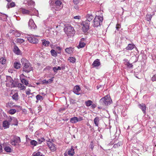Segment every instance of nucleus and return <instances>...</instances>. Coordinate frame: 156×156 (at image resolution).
I'll use <instances>...</instances> for the list:
<instances>
[{"mask_svg":"<svg viewBox=\"0 0 156 156\" xmlns=\"http://www.w3.org/2000/svg\"><path fill=\"white\" fill-rule=\"evenodd\" d=\"M53 78H54V77H52L51 79H49L48 80V83H50L52 82L53 80H52V79Z\"/></svg>","mask_w":156,"mask_h":156,"instance_id":"obj_60","label":"nucleus"},{"mask_svg":"<svg viewBox=\"0 0 156 156\" xmlns=\"http://www.w3.org/2000/svg\"><path fill=\"white\" fill-rule=\"evenodd\" d=\"M18 87L21 88V90H23L25 89L26 88V87L25 86L23 85V84L21 83H19L18 84Z\"/></svg>","mask_w":156,"mask_h":156,"instance_id":"obj_35","label":"nucleus"},{"mask_svg":"<svg viewBox=\"0 0 156 156\" xmlns=\"http://www.w3.org/2000/svg\"><path fill=\"white\" fill-rule=\"evenodd\" d=\"M14 52L17 55L20 54V51L17 46H15L13 50Z\"/></svg>","mask_w":156,"mask_h":156,"instance_id":"obj_25","label":"nucleus"},{"mask_svg":"<svg viewBox=\"0 0 156 156\" xmlns=\"http://www.w3.org/2000/svg\"><path fill=\"white\" fill-rule=\"evenodd\" d=\"M13 34H14V35L17 36V37H19L20 36V34L19 33H18V32H13Z\"/></svg>","mask_w":156,"mask_h":156,"instance_id":"obj_49","label":"nucleus"},{"mask_svg":"<svg viewBox=\"0 0 156 156\" xmlns=\"http://www.w3.org/2000/svg\"><path fill=\"white\" fill-rule=\"evenodd\" d=\"M21 142L20 139L18 136L15 137L13 140L11 141L10 143L12 145L15 146L16 144H19Z\"/></svg>","mask_w":156,"mask_h":156,"instance_id":"obj_8","label":"nucleus"},{"mask_svg":"<svg viewBox=\"0 0 156 156\" xmlns=\"http://www.w3.org/2000/svg\"><path fill=\"white\" fill-rule=\"evenodd\" d=\"M139 108L144 113H146V106L145 104L142 103L139 104L138 105Z\"/></svg>","mask_w":156,"mask_h":156,"instance_id":"obj_12","label":"nucleus"},{"mask_svg":"<svg viewBox=\"0 0 156 156\" xmlns=\"http://www.w3.org/2000/svg\"><path fill=\"white\" fill-rule=\"evenodd\" d=\"M12 98L13 99L17 101L18 100V93H16L14 94L12 96Z\"/></svg>","mask_w":156,"mask_h":156,"instance_id":"obj_32","label":"nucleus"},{"mask_svg":"<svg viewBox=\"0 0 156 156\" xmlns=\"http://www.w3.org/2000/svg\"><path fill=\"white\" fill-rule=\"evenodd\" d=\"M41 142H42L43 141H45V139H44V137H41Z\"/></svg>","mask_w":156,"mask_h":156,"instance_id":"obj_63","label":"nucleus"},{"mask_svg":"<svg viewBox=\"0 0 156 156\" xmlns=\"http://www.w3.org/2000/svg\"><path fill=\"white\" fill-rule=\"evenodd\" d=\"M21 64L20 63L17 62H15L14 64V67L16 69H18L20 68L21 67Z\"/></svg>","mask_w":156,"mask_h":156,"instance_id":"obj_22","label":"nucleus"},{"mask_svg":"<svg viewBox=\"0 0 156 156\" xmlns=\"http://www.w3.org/2000/svg\"><path fill=\"white\" fill-rule=\"evenodd\" d=\"M112 102L111 98L108 96H105L100 100L99 104L101 105L105 106L110 105Z\"/></svg>","mask_w":156,"mask_h":156,"instance_id":"obj_3","label":"nucleus"},{"mask_svg":"<svg viewBox=\"0 0 156 156\" xmlns=\"http://www.w3.org/2000/svg\"><path fill=\"white\" fill-rule=\"evenodd\" d=\"M13 120L12 121L13 122L12 125H14L17 126L18 125V121L17 119L14 117H13Z\"/></svg>","mask_w":156,"mask_h":156,"instance_id":"obj_37","label":"nucleus"},{"mask_svg":"<svg viewBox=\"0 0 156 156\" xmlns=\"http://www.w3.org/2000/svg\"><path fill=\"white\" fill-rule=\"evenodd\" d=\"M5 62H6V59L3 58H2L1 59V60L0 61V62L2 64H5Z\"/></svg>","mask_w":156,"mask_h":156,"instance_id":"obj_45","label":"nucleus"},{"mask_svg":"<svg viewBox=\"0 0 156 156\" xmlns=\"http://www.w3.org/2000/svg\"><path fill=\"white\" fill-rule=\"evenodd\" d=\"M4 149L6 152H10L12 151L11 149L9 146L5 147H4Z\"/></svg>","mask_w":156,"mask_h":156,"instance_id":"obj_34","label":"nucleus"},{"mask_svg":"<svg viewBox=\"0 0 156 156\" xmlns=\"http://www.w3.org/2000/svg\"><path fill=\"white\" fill-rule=\"evenodd\" d=\"M37 142L36 141L34 140H31L30 141V144L33 145L34 146H36L37 144Z\"/></svg>","mask_w":156,"mask_h":156,"instance_id":"obj_38","label":"nucleus"},{"mask_svg":"<svg viewBox=\"0 0 156 156\" xmlns=\"http://www.w3.org/2000/svg\"><path fill=\"white\" fill-rule=\"evenodd\" d=\"M105 107L104 106H101V105H100V106H98V108L99 109H102L103 108V107Z\"/></svg>","mask_w":156,"mask_h":156,"instance_id":"obj_64","label":"nucleus"},{"mask_svg":"<svg viewBox=\"0 0 156 156\" xmlns=\"http://www.w3.org/2000/svg\"><path fill=\"white\" fill-rule=\"evenodd\" d=\"M82 25H83L82 29L84 32H86L89 29L90 23L88 21L86 20L82 22Z\"/></svg>","mask_w":156,"mask_h":156,"instance_id":"obj_5","label":"nucleus"},{"mask_svg":"<svg viewBox=\"0 0 156 156\" xmlns=\"http://www.w3.org/2000/svg\"><path fill=\"white\" fill-rule=\"evenodd\" d=\"M9 2H8L7 3L6 7L8 8H12L14 7L15 5V2H12L11 3H9Z\"/></svg>","mask_w":156,"mask_h":156,"instance_id":"obj_21","label":"nucleus"},{"mask_svg":"<svg viewBox=\"0 0 156 156\" xmlns=\"http://www.w3.org/2000/svg\"><path fill=\"white\" fill-rule=\"evenodd\" d=\"M74 150L73 147L68 151H66L64 154V156H73L74 154Z\"/></svg>","mask_w":156,"mask_h":156,"instance_id":"obj_6","label":"nucleus"},{"mask_svg":"<svg viewBox=\"0 0 156 156\" xmlns=\"http://www.w3.org/2000/svg\"><path fill=\"white\" fill-rule=\"evenodd\" d=\"M53 70L55 73H57L58 70L57 69V67H54L53 68Z\"/></svg>","mask_w":156,"mask_h":156,"instance_id":"obj_54","label":"nucleus"},{"mask_svg":"<svg viewBox=\"0 0 156 156\" xmlns=\"http://www.w3.org/2000/svg\"><path fill=\"white\" fill-rule=\"evenodd\" d=\"M80 89L79 86H75L73 89V91L74 93L77 95H79L80 93L79 92L80 91Z\"/></svg>","mask_w":156,"mask_h":156,"instance_id":"obj_11","label":"nucleus"},{"mask_svg":"<svg viewBox=\"0 0 156 156\" xmlns=\"http://www.w3.org/2000/svg\"><path fill=\"white\" fill-rule=\"evenodd\" d=\"M121 27V25L117 23L116 24V28L118 30Z\"/></svg>","mask_w":156,"mask_h":156,"instance_id":"obj_51","label":"nucleus"},{"mask_svg":"<svg viewBox=\"0 0 156 156\" xmlns=\"http://www.w3.org/2000/svg\"><path fill=\"white\" fill-rule=\"evenodd\" d=\"M12 119H13V117H9L8 118V120L7 121L10 124V123L11 122H12V120H13Z\"/></svg>","mask_w":156,"mask_h":156,"instance_id":"obj_50","label":"nucleus"},{"mask_svg":"<svg viewBox=\"0 0 156 156\" xmlns=\"http://www.w3.org/2000/svg\"><path fill=\"white\" fill-rule=\"evenodd\" d=\"M51 68V67L50 66H47L44 69V70H49Z\"/></svg>","mask_w":156,"mask_h":156,"instance_id":"obj_59","label":"nucleus"},{"mask_svg":"<svg viewBox=\"0 0 156 156\" xmlns=\"http://www.w3.org/2000/svg\"><path fill=\"white\" fill-rule=\"evenodd\" d=\"M73 2L74 4L75 5H77L78 4L80 0H73Z\"/></svg>","mask_w":156,"mask_h":156,"instance_id":"obj_53","label":"nucleus"},{"mask_svg":"<svg viewBox=\"0 0 156 156\" xmlns=\"http://www.w3.org/2000/svg\"><path fill=\"white\" fill-rule=\"evenodd\" d=\"M16 106H17L14 105L13 103L11 102H8V105L6 106V107L8 108H11L13 107H15Z\"/></svg>","mask_w":156,"mask_h":156,"instance_id":"obj_29","label":"nucleus"},{"mask_svg":"<svg viewBox=\"0 0 156 156\" xmlns=\"http://www.w3.org/2000/svg\"><path fill=\"white\" fill-rule=\"evenodd\" d=\"M30 89H28V90L26 92V94L28 95H29L30 94H32V93H30Z\"/></svg>","mask_w":156,"mask_h":156,"instance_id":"obj_52","label":"nucleus"},{"mask_svg":"<svg viewBox=\"0 0 156 156\" xmlns=\"http://www.w3.org/2000/svg\"><path fill=\"white\" fill-rule=\"evenodd\" d=\"M73 48L72 47H70L69 48H66L65 49V51L67 53L71 54L73 52Z\"/></svg>","mask_w":156,"mask_h":156,"instance_id":"obj_19","label":"nucleus"},{"mask_svg":"<svg viewBox=\"0 0 156 156\" xmlns=\"http://www.w3.org/2000/svg\"><path fill=\"white\" fill-rule=\"evenodd\" d=\"M46 141L47 142V144L49 148L50 147H52L53 145L54 144H53L51 142L48 141V140H46Z\"/></svg>","mask_w":156,"mask_h":156,"instance_id":"obj_42","label":"nucleus"},{"mask_svg":"<svg viewBox=\"0 0 156 156\" xmlns=\"http://www.w3.org/2000/svg\"><path fill=\"white\" fill-rule=\"evenodd\" d=\"M51 53L52 56L56 57L57 56V52L54 49H51Z\"/></svg>","mask_w":156,"mask_h":156,"instance_id":"obj_33","label":"nucleus"},{"mask_svg":"<svg viewBox=\"0 0 156 156\" xmlns=\"http://www.w3.org/2000/svg\"><path fill=\"white\" fill-rule=\"evenodd\" d=\"M28 27L31 29H34L37 26L32 19L30 20L28 22Z\"/></svg>","mask_w":156,"mask_h":156,"instance_id":"obj_9","label":"nucleus"},{"mask_svg":"<svg viewBox=\"0 0 156 156\" xmlns=\"http://www.w3.org/2000/svg\"><path fill=\"white\" fill-rule=\"evenodd\" d=\"M101 64L100 62L99 61V60L98 59H96L94 61L92 65L93 66V67H98L100 66Z\"/></svg>","mask_w":156,"mask_h":156,"instance_id":"obj_13","label":"nucleus"},{"mask_svg":"<svg viewBox=\"0 0 156 156\" xmlns=\"http://www.w3.org/2000/svg\"><path fill=\"white\" fill-rule=\"evenodd\" d=\"M103 20V16L101 14L99 16H96L93 21V27H95L100 26L102 24Z\"/></svg>","mask_w":156,"mask_h":156,"instance_id":"obj_2","label":"nucleus"},{"mask_svg":"<svg viewBox=\"0 0 156 156\" xmlns=\"http://www.w3.org/2000/svg\"><path fill=\"white\" fill-rule=\"evenodd\" d=\"M42 84H44V83L48 84V81H46V80H44L42 81Z\"/></svg>","mask_w":156,"mask_h":156,"instance_id":"obj_58","label":"nucleus"},{"mask_svg":"<svg viewBox=\"0 0 156 156\" xmlns=\"http://www.w3.org/2000/svg\"><path fill=\"white\" fill-rule=\"evenodd\" d=\"M99 118L98 117H96L94 119V123L97 126H98L99 123Z\"/></svg>","mask_w":156,"mask_h":156,"instance_id":"obj_28","label":"nucleus"},{"mask_svg":"<svg viewBox=\"0 0 156 156\" xmlns=\"http://www.w3.org/2000/svg\"><path fill=\"white\" fill-rule=\"evenodd\" d=\"M30 10L31 11H32L33 12H35V13H36V12H37V11H36V10L35 8H32Z\"/></svg>","mask_w":156,"mask_h":156,"instance_id":"obj_61","label":"nucleus"},{"mask_svg":"<svg viewBox=\"0 0 156 156\" xmlns=\"http://www.w3.org/2000/svg\"><path fill=\"white\" fill-rule=\"evenodd\" d=\"M64 30L66 35L69 37L73 36L75 34L74 28L70 25H68L65 27Z\"/></svg>","mask_w":156,"mask_h":156,"instance_id":"obj_4","label":"nucleus"},{"mask_svg":"<svg viewBox=\"0 0 156 156\" xmlns=\"http://www.w3.org/2000/svg\"><path fill=\"white\" fill-rule=\"evenodd\" d=\"M135 46L134 44H129L126 47V49L128 50H131L134 48Z\"/></svg>","mask_w":156,"mask_h":156,"instance_id":"obj_15","label":"nucleus"},{"mask_svg":"<svg viewBox=\"0 0 156 156\" xmlns=\"http://www.w3.org/2000/svg\"><path fill=\"white\" fill-rule=\"evenodd\" d=\"M5 82L10 83L11 85H12L13 84L14 80L10 76H7Z\"/></svg>","mask_w":156,"mask_h":156,"instance_id":"obj_10","label":"nucleus"},{"mask_svg":"<svg viewBox=\"0 0 156 156\" xmlns=\"http://www.w3.org/2000/svg\"><path fill=\"white\" fill-rule=\"evenodd\" d=\"M70 122L73 123H75L78 122L77 117H74L70 119Z\"/></svg>","mask_w":156,"mask_h":156,"instance_id":"obj_20","label":"nucleus"},{"mask_svg":"<svg viewBox=\"0 0 156 156\" xmlns=\"http://www.w3.org/2000/svg\"><path fill=\"white\" fill-rule=\"evenodd\" d=\"M91 105V108L93 109H94L96 107V105L95 104H92Z\"/></svg>","mask_w":156,"mask_h":156,"instance_id":"obj_55","label":"nucleus"},{"mask_svg":"<svg viewBox=\"0 0 156 156\" xmlns=\"http://www.w3.org/2000/svg\"><path fill=\"white\" fill-rule=\"evenodd\" d=\"M81 18V17L80 16H76L74 17V18L75 19H80Z\"/></svg>","mask_w":156,"mask_h":156,"instance_id":"obj_56","label":"nucleus"},{"mask_svg":"<svg viewBox=\"0 0 156 156\" xmlns=\"http://www.w3.org/2000/svg\"><path fill=\"white\" fill-rule=\"evenodd\" d=\"M121 144V142H119L117 144H115L113 146V147L115 148H117L120 146Z\"/></svg>","mask_w":156,"mask_h":156,"instance_id":"obj_44","label":"nucleus"},{"mask_svg":"<svg viewBox=\"0 0 156 156\" xmlns=\"http://www.w3.org/2000/svg\"><path fill=\"white\" fill-rule=\"evenodd\" d=\"M10 124L7 120H5L3 122V126L5 129L9 128Z\"/></svg>","mask_w":156,"mask_h":156,"instance_id":"obj_14","label":"nucleus"},{"mask_svg":"<svg viewBox=\"0 0 156 156\" xmlns=\"http://www.w3.org/2000/svg\"><path fill=\"white\" fill-rule=\"evenodd\" d=\"M56 145L54 144L52 147H50V149L52 152L55 151L56 150Z\"/></svg>","mask_w":156,"mask_h":156,"instance_id":"obj_41","label":"nucleus"},{"mask_svg":"<svg viewBox=\"0 0 156 156\" xmlns=\"http://www.w3.org/2000/svg\"><path fill=\"white\" fill-rule=\"evenodd\" d=\"M62 4V2L60 0H55L54 2V5L57 6H60Z\"/></svg>","mask_w":156,"mask_h":156,"instance_id":"obj_23","label":"nucleus"},{"mask_svg":"<svg viewBox=\"0 0 156 156\" xmlns=\"http://www.w3.org/2000/svg\"><path fill=\"white\" fill-rule=\"evenodd\" d=\"M41 152H34L33 154V156H39L40 155Z\"/></svg>","mask_w":156,"mask_h":156,"instance_id":"obj_46","label":"nucleus"},{"mask_svg":"<svg viewBox=\"0 0 156 156\" xmlns=\"http://www.w3.org/2000/svg\"><path fill=\"white\" fill-rule=\"evenodd\" d=\"M36 98L37 101H41L44 99V98L43 97V96H41L39 94H38L36 96Z\"/></svg>","mask_w":156,"mask_h":156,"instance_id":"obj_39","label":"nucleus"},{"mask_svg":"<svg viewBox=\"0 0 156 156\" xmlns=\"http://www.w3.org/2000/svg\"><path fill=\"white\" fill-rule=\"evenodd\" d=\"M27 40L31 43L37 44L38 43V40L33 36L28 35L27 37Z\"/></svg>","mask_w":156,"mask_h":156,"instance_id":"obj_7","label":"nucleus"},{"mask_svg":"<svg viewBox=\"0 0 156 156\" xmlns=\"http://www.w3.org/2000/svg\"><path fill=\"white\" fill-rule=\"evenodd\" d=\"M7 16L5 14H0V18L3 21H5L7 19Z\"/></svg>","mask_w":156,"mask_h":156,"instance_id":"obj_17","label":"nucleus"},{"mask_svg":"<svg viewBox=\"0 0 156 156\" xmlns=\"http://www.w3.org/2000/svg\"><path fill=\"white\" fill-rule=\"evenodd\" d=\"M146 17L147 21H151V19L152 15H151V14H148L146 15Z\"/></svg>","mask_w":156,"mask_h":156,"instance_id":"obj_43","label":"nucleus"},{"mask_svg":"<svg viewBox=\"0 0 156 156\" xmlns=\"http://www.w3.org/2000/svg\"><path fill=\"white\" fill-rule=\"evenodd\" d=\"M68 60L69 61V62H70L72 63H75L76 61V59L75 58L73 57H69L68 59Z\"/></svg>","mask_w":156,"mask_h":156,"instance_id":"obj_31","label":"nucleus"},{"mask_svg":"<svg viewBox=\"0 0 156 156\" xmlns=\"http://www.w3.org/2000/svg\"><path fill=\"white\" fill-rule=\"evenodd\" d=\"M42 44L43 45L47 47L49 46L50 42L49 41H47L45 40H43L42 41Z\"/></svg>","mask_w":156,"mask_h":156,"instance_id":"obj_27","label":"nucleus"},{"mask_svg":"<svg viewBox=\"0 0 156 156\" xmlns=\"http://www.w3.org/2000/svg\"><path fill=\"white\" fill-rule=\"evenodd\" d=\"M20 80L21 82L23 84H24L26 86H28L29 84V83L28 81L26 80L24 78H20Z\"/></svg>","mask_w":156,"mask_h":156,"instance_id":"obj_26","label":"nucleus"},{"mask_svg":"<svg viewBox=\"0 0 156 156\" xmlns=\"http://www.w3.org/2000/svg\"><path fill=\"white\" fill-rule=\"evenodd\" d=\"M86 45L85 43L84 42L80 41L79 45L77 46V48L78 49L83 48L85 47Z\"/></svg>","mask_w":156,"mask_h":156,"instance_id":"obj_18","label":"nucleus"},{"mask_svg":"<svg viewBox=\"0 0 156 156\" xmlns=\"http://www.w3.org/2000/svg\"><path fill=\"white\" fill-rule=\"evenodd\" d=\"M26 141L27 143L29 142L30 141H31V139L28 137V136L27 135L26 136Z\"/></svg>","mask_w":156,"mask_h":156,"instance_id":"obj_48","label":"nucleus"},{"mask_svg":"<svg viewBox=\"0 0 156 156\" xmlns=\"http://www.w3.org/2000/svg\"><path fill=\"white\" fill-rule=\"evenodd\" d=\"M86 18H87V20L89 22L93 19V17L91 15L87 14L86 16Z\"/></svg>","mask_w":156,"mask_h":156,"instance_id":"obj_24","label":"nucleus"},{"mask_svg":"<svg viewBox=\"0 0 156 156\" xmlns=\"http://www.w3.org/2000/svg\"><path fill=\"white\" fill-rule=\"evenodd\" d=\"M83 119V118L81 117H79L77 118L78 122L80 121Z\"/></svg>","mask_w":156,"mask_h":156,"instance_id":"obj_57","label":"nucleus"},{"mask_svg":"<svg viewBox=\"0 0 156 156\" xmlns=\"http://www.w3.org/2000/svg\"><path fill=\"white\" fill-rule=\"evenodd\" d=\"M9 112L10 114L12 115L16 112V110L15 109H10L9 110Z\"/></svg>","mask_w":156,"mask_h":156,"instance_id":"obj_40","label":"nucleus"},{"mask_svg":"<svg viewBox=\"0 0 156 156\" xmlns=\"http://www.w3.org/2000/svg\"><path fill=\"white\" fill-rule=\"evenodd\" d=\"M20 11H21L22 13L23 14H30V11H29L28 10L25 9L24 8H21L20 9Z\"/></svg>","mask_w":156,"mask_h":156,"instance_id":"obj_16","label":"nucleus"},{"mask_svg":"<svg viewBox=\"0 0 156 156\" xmlns=\"http://www.w3.org/2000/svg\"><path fill=\"white\" fill-rule=\"evenodd\" d=\"M22 65L23 66V71L29 73L33 70V67L29 62L26 59L23 58L21 60Z\"/></svg>","mask_w":156,"mask_h":156,"instance_id":"obj_1","label":"nucleus"},{"mask_svg":"<svg viewBox=\"0 0 156 156\" xmlns=\"http://www.w3.org/2000/svg\"><path fill=\"white\" fill-rule=\"evenodd\" d=\"M24 40H23V39H19V40L18 41L19 42H20L21 43L23 42L24 41Z\"/></svg>","mask_w":156,"mask_h":156,"instance_id":"obj_62","label":"nucleus"},{"mask_svg":"<svg viewBox=\"0 0 156 156\" xmlns=\"http://www.w3.org/2000/svg\"><path fill=\"white\" fill-rule=\"evenodd\" d=\"M151 80L153 81H156V74L154 75L152 77Z\"/></svg>","mask_w":156,"mask_h":156,"instance_id":"obj_47","label":"nucleus"},{"mask_svg":"<svg viewBox=\"0 0 156 156\" xmlns=\"http://www.w3.org/2000/svg\"><path fill=\"white\" fill-rule=\"evenodd\" d=\"M127 67L129 68L132 69L133 68V66L132 63H130L129 62H127L125 64Z\"/></svg>","mask_w":156,"mask_h":156,"instance_id":"obj_36","label":"nucleus"},{"mask_svg":"<svg viewBox=\"0 0 156 156\" xmlns=\"http://www.w3.org/2000/svg\"><path fill=\"white\" fill-rule=\"evenodd\" d=\"M92 103L93 101L90 100H88L85 102V104L87 107L90 106Z\"/></svg>","mask_w":156,"mask_h":156,"instance_id":"obj_30","label":"nucleus"}]
</instances>
